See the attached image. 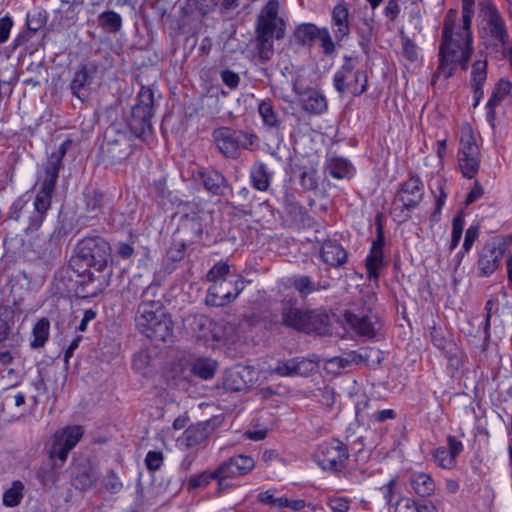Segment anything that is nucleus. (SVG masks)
Returning <instances> with one entry per match:
<instances>
[{
    "instance_id": "1",
    "label": "nucleus",
    "mask_w": 512,
    "mask_h": 512,
    "mask_svg": "<svg viewBox=\"0 0 512 512\" xmlns=\"http://www.w3.org/2000/svg\"><path fill=\"white\" fill-rule=\"evenodd\" d=\"M455 15L456 12L454 10H449L443 23L438 54L439 65L431 79L433 85L440 77L444 79L452 77L458 66H460L463 71H466L474 51L472 42L469 41L467 36L466 40H464V38L454 35Z\"/></svg>"
},
{
    "instance_id": "2",
    "label": "nucleus",
    "mask_w": 512,
    "mask_h": 512,
    "mask_svg": "<svg viewBox=\"0 0 512 512\" xmlns=\"http://www.w3.org/2000/svg\"><path fill=\"white\" fill-rule=\"evenodd\" d=\"M279 314V323L286 328L306 334L329 333V315L322 311L298 307V300L295 297L287 295L280 301Z\"/></svg>"
},
{
    "instance_id": "3",
    "label": "nucleus",
    "mask_w": 512,
    "mask_h": 512,
    "mask_svg": "<svg viewBox=\"0 0 512 512\" xmlns=\"http://www.w3.org/2000/svg\"><path fill=\"white\" fill-rule=\"evenodd\" d=\"M135 321L138 331L151 341L167 342L173 337L172 319L160 301L143 299Z\"/></svg>"
},
{
    "instance_id": "4",
    "label": "nucleus",
    "mask_w": 512,
    "mask_h": 512,
    "mask_svg": "<svg viewBox=\"0 0 512 512\" xmlns=\"http://www.w3.org/2000/svg\"><path fill=\"white\" fill-rule=\"evenodd\" d=\"M95 251L96 238H84L78 242L76 255L70 260L71 267L82 279L77 287V295L82 298L96 296V289H87L94 282V273L91 269L95 266Z\"/></svg>"
},
{
    "instance_id": "5",
    "label": "nucleus",
    "mask_w": 512,
    "mask_h": 512,
    "mask_svg": "<svg viewBox=\"0 0 512 512\" xmlns=\"http://www.w3.org/2000/svg\"><path fill=\"white\" fill-rule=\"evenodd\" d=\"M135 137L130 121L111 123L104 131L100 155L112 163L125 159L130 153V141Z\"/></svg>"
},
{
    "instance_id": "6",
    "label": "nucleus",
    "mask_w": 512,
    "mask_h": 512,
    "mask_svg": "<svg viewBox=\"0 0 512 512\" xmlns=\"http://www.w3.org/2000/svg\"><path fill=\"white\" fill-rule=\"evenodd\" d=\"M50 206L41 199L30 202L20 197L10 207L9 218L18 221L26 233H32L41 227Z\"/></svg>"
},
{
    "instance_id": "7",
    "label": "nucleus",
    "mask_w": 512,
    "mask_h": 512,
    "mask_svg": "<svg viewBox=\"0 0 512 512\" xmlns=\"http://www.w3.org/2000/svg\"><path fill=\"white\" fill-rule=\"evenodd\" d=\"M356 62V59L345 55L343 65L333 76V86L340 95L350 93L357 97L367 90V74L364 70L355 69Z\"/></svg>"
},
{
    "instance_id": "8",
    "label": "nucleus",
    "mask_w": 512,
    "mask_h": 512,
    "mask_svg": "<svg viewBox=\"0 0 512 512\" xmlns=\"http://www.w3.org/2000/svg\"><path fill=\"white\" fill-rule=\"evenodd\" d=\"M287 29L286 14L281 11L278 0H269L260 10L255 33H260L276 40L284 39Z\"/></svg>"
},
{
    "instance_id": "9",
    "label": "nucleus",
    "mask_w": 512,
    "mask_h": 512,
    "mask_svg": "<svg viewBox=\"0 0 512 512\" xmlns=\"http://www.w3.org/2000/svg\"><path fill=\"white\" fill-rule=\"evenodd\" d=\"M154 92L150 87L142 86L132 107L130 126L135 136H142L151 129L154 116Z\"/></svg>"
},
{
    "instance_id": "10",
    "label": "nucleus",
    "mask_w": 512,
    "mask_h": 512,
    "mask_svg": "<svg viewBox=\"0 0 512 512\" xmlns=\"http://www.w3.org/2000/svg\"><path fill=\"white\" fill-rule=\"evenodd\" d=\"M245 288V281L240 275L233 279L217 281L207 290L205 304L209 307H224L234 302Z\"/></svg>"
},
{
    "instance_id": "11",
    "label": "nucleus",
    "mask_w": 512,
    "mask_h": 512,
    "mask_svg": "<svg viewBox=\"0 0 512 512\" xmlns=\"http://www.w3.org/2000/svg\"><path fill=\"white\" fill-rule=\"evenodd\" d=\"M349 457L346 445L337 440L323 442L320 444L314 454L315 462L323 469L328 471H341Z\"/></svg>"
},
{
    "instance_id": "12",
    "label": "nucleus",
    "mask_w": 512,
    "mask_h": 512,
    "mask_svg": "<svg viewBox=\"0 0 512 512\" xmlns=\"http://www.w3.org/2000/svg\"><path fill=\"white\" fill-rule=\"evenodd\" d=\"M481 154L471 130L463 131L459 141L458 165L462 175L472 179L479 171Z\"/></svg>"
},
{
    "instance_id": "13",
    "label": "nucleus",
    "mask_w": 512,
    "mask_h": 512,
    "mask_svg": "<svg viewBox=\"0 0 512 512\" xmlns=\"http://www.w3.org/2000/svg\"><path fill=\"white\" fill-rule=\"evenodd\" d=\"M82 436L83 429L78 425L67 426L56 431L49 450L50 460L57 459L61 466L66 461L69 451L76 446Z\"/></svg>"
},
{
    "instance_id": "14",
    "label": "nucleus",
    "mask_w": 512,
    "mask_h": 512,
    "mask_svg": "<svg viewBox=\"0 0 512 512\" xmlns=\"http://www.w3.org/2000/svg\"><path fill=\"white\" fill-rule=\"evenodd\" d=\"M346 323L359 335L372 339L376 336L377 331L380 329L379 319L373 313H359L353 311H346L344 313Z\"/></svg>"
},
{
    "instance_id": "15",
    "label": "nucleus",
    "mask_w": 512,
    "mask_h": 512,
    "mask_svg": "<svg viewBox=\"0 0 512 512\" xmlns=\"http://www.w3.org/2000/svg\"><path fill=\"white\" fill-rule=\"evenodd\" d=\"M503 255L504 249L500 245L495 242L485 244L478 253L477 275L479 277L492 275L498 269Z\"/></svg>"
},
{
    "instance_id": "16",
    "label": "nucleus",
    "mask_w": 512,
    "mask_h": 512,
    "mask_svg": "<svg viewBox=\"0 0 512 512\" xmlns=\"http://www.w3.org/2000/svg\"><path fill=\"white\" fill-rule=\"evenodd\" d=\"M195 180L212 196H223L229 187L225 176L213 168L202 167L193 173Z\"/></svg>"
},
{
    "instance_id": "17",
    "label": "nucleus",
    "mask_w": 512,
    "mask_h": 512,
    "mask_svg": "<svg viewBox=\"0 0 512 512\" xmlns=\"http://www.w3.org/2000/svg\"><path fill=\"white\" fill-rule=\"evenodd\" d=\"M214 430L215 424L212 420L199 422L189 426L179 438L178 443L188 449L205 446Z\"/></svg>"
},
{
    "instance_id": "18",
    "label": "nucleus",
    "mask_w": 512,
    "mask_h": 512,
    "mask_svg": "<svg viewBox=\"0 0 512 512\" xmlns=\"http://www.w3.org/2000/svg\"><path fill=\"white\" fill-rule=\"evenodd\" d=\"M14 324V309L0 306V348L14 349L19 346V333L13 332Z\"/></svg>"
},
{
    "instance_id": "19",
    "label": "nucleus",
    "mask_w": 512,
    "mask_h": 512,
    "mask_svg": "<svg viewBox=\"0 0 512 512\" xmlns=\"http://www.w3.org/2000/svg\"><path fill=\"white\" fill-rule=\"evenodd\" d=\"M480 6L487 17L491 36L498 40L502 45H505L509 36L504 19L502 18L499 10L491 0H482L480 2Z\"/></svg>"
},
{
    "instance_id": "20",
    "label": "nucleus",
    "mask_w": 512,
    "mask_h": 512,
    "mask_svg": "<svg viewBox=\"0 0 512 512\" xmlns=\"http://www.w3.org/2000/svg\"><path fill=\"white\" fill-rule=\"evenodd\" d=\"M423 195V182L418 176H411L402 184L397 197L406 209H412L419 205Z\"/></svg>"
},
{
    "instance_id": "21",
    "label": "nucleus",
    "mask_w": 512,
    "mask_h": 512,
    "mask_svg": "<svg viewBox=\"0 0 512 512\" xmlns=\"http://www.w3.org/2000/svg\"><path fill=\"white\" fill-rule=\"evenodd\" d=\"M189 329L199 338L206 341H220L219 327L214 321L204 315H192L186 318Z\"/></svg>"
},
{
    "instance_id": "22",
    "label": "nucleus",
    "mask_w": 512,
    "mask_h": 512,
    "mask_svg": "<svg viewBox=\"0 0 512 512\" xmlns=\"http://www.w3.org/2000/svg\"><path fill=\"white\" fill-rule=\"evenodd\" d=\"M60 169L55 167L54 164H45L43 173L38 178L40 189L35 198L45 201L51 205L52 196L59 178Z\"/></svg>"
},
{
    "instance_id": "23",
    "label": "nucleus",
    "mask_w": 512,
    "mask_h": 512,
    "mask_svg": "<svg viewBox=\"0 0 512 512\" xmlns=\"http://www.w3.org/2000/svg\"><path fill=\"white\" fill-rule=\"evenodd\" d=\"M93 82V75L90 73L87 65H81L75 72L73 80L70 84L72 94L82 102L90 99L92 94L91 84Z\"/></svg>"
},
{
    "instance_id": "24",
    "label": "nucleus",
    "mask_w": 512,
    "mask_h": 512,
    "mask_svg": "<svg viewBox=\"0 0 512 512\" xmlns=\"http://www.w3.org/2000/svg\"><path fill=\"white\" fill-rule=\"evenodd\" d=\"M3 246L5 257L11 261L30 260V243L26 242L22 235H7L4 238Z\"/></svg>"
},
{
    "instance_id": "25",
    "label": "nucleus",
    "mask_w": 512,
    "mask_h": 512,
    "mask_svg": "<svg viewBox=\"0 0 512 512\" xmlns=\"http://www.w3.org/2000/svg\"><path fill=\"white\" fill-rule=\"evenodd\" d=\"M251 372L247 367L237 366L226 370L223 379V387L227 391L240 392L249 387Z\"/></svg>"
},
{
    "instance_id": "26",
    "label": "nucleus",
    "mask_w": 512,
    "mask_h": 512,
    "mask_svg": "<svg viewBox=\"0 0 512 512\" xmlns=\"http://www.w3.org/2000/svg\"><path fill=\"white\" fill-rule=\"evenodd\" d=\"M213 137L219 151L228 158H236L239 154L237 138L233 129L221 127L213 132Z\"/></svg>"
},
{
    "instance_id": "27",
    "label": "nucleus",
    "mask_w": 512,
    "mask_h": 512,
    "mask_svg": "<svg viewBox=\"0 0 512 512\" xmlns=\"http://www.w3.org/2000/svg\"><path fill=\"white\" fill-rule=\"evenodd\" d=\"M331 23L334 36L338 42L349 36V10L345 2L338 3L334 6L331 14Z\"/></svg>"
},
{
    "instance_id": "28",
    "label": "nucleus",
    "mask_w": 512,
    "mask_h": 512,
    "mask_svg": "<svg viewBox=\"0 0 512 512\" xmlns=\"http://www.w3.org/2000/svg\"><path fill=\"white\" fill-rule=\"evenodd\" d=\"M353 164L342 156L333 155L327 158L325 173L337 180H350L354 175Z\"/></svg>"
},
{
    "instance_id": "29",
    "label": "nucleus",
    "mask_w": 512,
    "mask_h": 512,
    "mask_svg": "<svg viewBox=\"0 0 512 512\" xmlns=\"http://www.w3.org/2000/svg\"><path fill=\"white\" fill-rule=\"evenodd\" d=\"M320 257L327 265L338 268L347 262L348 254L339 243L327 240L322 244Z\"/></svg>"
},
{
    "instance_id": "30",
    "label": "nucleus",
    "mask_w": 512,
    "mask_h": 512,
    "mask_svg": "<svg viewBox=\"0 0 512 512\" xmlns=\"http://www.w3.org/2000/svg\"><path fill=\"white\" fill-rule=\"evenodd\" d=\"M179 232H181L189 243H196L202 239L203 224L198 214L185 215L180 222Z\"/></svg>"
},
{
    "instance_id": "31",
    "label": "nucleus",
    "mask_w": 512,
    "mask_h": 512,
    "mask_svg": "<svg viewBox=\"0 0 512 512\" xmlns=\"http://www.w3.org/2000/svg\"><path fill=\"white\" fill-rule=\"evenodd\" d=\"M60 7L54 11L55 18L53 20V25H57L58 27L69 26L72 21L76 18L78 14V6L82 3L83 0H60Z\"/></svg>"
},
{
    "instance_id": "32",
    "label": "nucleus",
    "mask_w": 512,
    "mask_h": 512,
    "mask_svg": "<svg viewBox=\"0 0 512 512\" xmlns=\"http://www.w3.org/2000/svg\"><path fill=\"white\" fill-rule=\"evenodd\" d=\"M300 102L302 108L310 114L320 115L327 110L325 96L315 89L306 91L302 95Z\"/></svg>"
},
{
    "instance_id": "33",
    "label": "nucleus",
    "mask_w": 512,
    "mask_h": 512,
    "mask_svg": "<svg viewBox=\"0 0 512 512\" xmlns=\"http://www.w3.org/2000/svg\"><path fill=\"white\" fill-rule=\"evenodd\" d=\"M487 78V61L477 60L472 65L471 81L474 92V106H477L484 96L483 84Z\"/></svg>"
},
{
    "instance_id": "34",
    "label": "nucleus",
    "mask_w": 512,
    "mask_h": 512,
    "mask_svg": "<svg viewBox=\"0 0 512 512\" xmlns=\"http://www.w3.org/2000/svg\"><path fill=\"white\" fill-rule=\"evenodd\" d=\"M320 31L321 28L314 23H301L296 26L293 39L300 46L311 47L320 36Z\"/></svg>"
},
{
    "instance_id": "35",
    "label": "nucleus",
    "mask_w": 512,
    "mask_h": 512,
    "mask_svg": "<svg viewBox=\"0 0 512 512\" xmlns=\"http://www.w3.org/2000/svg\"><path fill=\"white\" fill-rule=\"evenodd\" d=\"M409 481L413 491L421 497H428L435 491V482L427 473L415 472Z\"/></svg>"
},
{
    "instance_id": "36",
    "label": "nucleus",
    "mask_w": 512,
    "mask_h": 512,
    "mask_svg": "<svg viewBox=\"0 0 512 512\" xmlns=\"http://www.w3.org/2000/svg\"><path fill=\"white\" fill-rule=\"evenodd\" d=\"M271 177L272 174L262 162L255 163L250 169L251 184L256 190L267 191L270 186Z\"/></svg>"
},
{
    "instance_id": "37",
    "label": "nucleus",
    "mask_w": 512,
    "mask_h": 512,
    "mask_svg": "<svg viewBox=\"0 0 512 512\" xmlns=\"http://www.w3.org/2000/svg\"><path fill=\"white\" fill-rule=\"evenodd\" d=\"M50 321L46 317L40 318L33 326L32 340L30 347L32 349H39L44 347L49 339Z\"/></svg>"
},
{
    "instance_id": "38",
    "label": "nucleus",
    "mask_w": 512,
    "mask_h": 512,
    "mask_svg": "<svg viewBox=\"0 0 512 512\" xmlns=\"http://www.w3.org/2000/svg\"><path fill=\"white\" fill-rule=\"evenodd\" d=\"M274 40L271 37L255 33V50L261 63L269 61L274 55Z\"/></svg>"
},
{
    "instance_id": "39",
    "label": "nucleus",
    "mask_w": 512,
    "mask_h": 512,
    "mask_svg": "<svg viewBox=\"0 0 512 512\" xmlns=\"http://www.w3.org/2000/svg\"><path fill=\"white\" fill-rule=\"evenodd\" d=\"M258 112L263 124L268 128L279 129L281 120L270 100H262L258 104Z\"/></svg>"
},
{
    "instance_id": "40",
    "label": "nucleus",
    "mask_w": 512,
    "mask_h": 512,
    "mask_svg": "<svg viewBox=\"0 0 512 512\" xmlns=\"http://www.w3.org/2000/svg\"><path fill=\"white\" fill-rule=\"evenodd\" d=\"M291 285L302 299H306L310 294L320 291V284L314 282L308 275L294 276L291 280Z\"/></svg>"
},
{
    "instance_id": "41",
    "label": "nucleus",
    "mask_w": 512,
    "mask_h": 512,
    "mask_svg": "<svg viewBox=\"0 0 512 512\" xmlns=\"http://www.w3.org/2000/svg\"><path fill=\"white\" fill-rule=\"evenodd\" d=\"M217 366V362L211 358H198L193 362L191 372L201 379L208 380L215 375Z\"/></svg>"
},
{
    "instance_id": "42",
    "label": "nucleus",
    "mask_w": 512,
    "mask_h": 512,
    "mask_svg": "<svg viewBox=\"0 0 512 512\" xmlns=\"http://www.w3.org/2000/svg\"><path fill=\"white\" fill-rule=\"evenodd\" d=\"M385 265L384 253L381 250L370 249L366 258V271L369 280H377L379 278V270Z\"/></svg>"
},
{
    "instance_id": "43",
    "label": "nucleus",
    "mask_w": 512,
    "mask_h": 512,
    "mask_svg": "<svg viewBox=\"0 0 512 512\" xmlns=\"http://www.w3.org/2000/svg\"><path fill=\"white\" fill-rule=\"evenodd\" d=\"M96 481V474L92 466H81L75 472L73 485L80 490L90 488Z\"/></svg>"
},
{
    "instance_id": "44",
    "label": "nucleus",
    "mask_w": 512,
    "mask_h": 512,
    "mask_svg": "<svg viewBox=\"0 0 512 512\" xmlns=\"http://www.w3.org/2000/svg\"><path fill=\"white\" fill-rule=\"evenodd\" d=\"M444 355L448 361V369L451 370L453 375L464 367L466 356L455 344L450 343Z\"/></svg>"
},
{
    "instance_id": "45",
    "label": "nucleus",
    "mask_w": 512,
    "mask_h": 512,
    "mask_svg": "<svg viewBox=\"0 0 512 512\" xmlns=\"http://www.w3.org/2000/svg\"><path fill=\"white\" fill-rule=\"evenodd\" d=\"M181 487V484L177 481L173 482L172 479H167L153 485L152 496L168 499L176 496L180 492Z\"/></svg>"
},
{
    "instance_id": "46",
    "label": "nucleus",
    "mask_w": 512,
    "mask_h": 512,
    "mask_svg": "<svg viewBox=\"0 0 512 512\" xmlns=\"http://www.w3.org/2000/svg\"><path fill=\"white\" fill-rule=\"evenodd\" d=\"M24 484L20 480L12 482V486L3 493L2 502L6 507H14L23 499Z\"/></svg>"
},
{
    "instance_id": "47",
    "label": "nucleus",
    "mask_w": 512,
    "mask_h": 512,
    "mask_svg": "<svg viewBox=\"0 0 512 512\" xmlns=\"http://www.w3.org/2000/svg\"><path fill=\"white\" fill-rule=\"evenodd\" d=\"M47 24V12L43 9H36L32 13H27L26 27L31 35L45 28Z\"/></svg>"
},
{
    "instance_id": "48",
    "label": "nucleus",
    "mask_w": 512,
    "mask_h": 512,
    "mask_svg": "<svg viewBox=\"0 0 512 512\" xmlns=\"http://www.w3.org/2000/svg\"><path fill=\"white\" fill-rule=\"evenodd\" d=\"M212 480L219 482L216 469L213 472L204 471L202 473L192 475L188 479V490L192 491L198 488H205Z\"/></svg>"
},
{
    "instance_id": "49",
    "label": "nucleus",
    "mask_w": 512,
    "mask_h": 512,
    "mask_svg": "<svg viewBox=\"0 0 512 512\" xmlns=\"http://www.w3.org/2000/svg\"><path fill=\"white\" fill-rule=\"evenodd\" d=\"M485 311H486V314H485V319H484V323H483L484 324V326H483L484 341L482 344V351H486L488 349L489 339H490V326H491L490 319L494 313L499 312L498 303L493 299H489L485 304Z\"/></svg>"
},
{
    "instance_id": "50",
    "label": "nucleus",
    "mask_w": 512,
    "mask_h": 512,
    "mask_svg": "<svg viewBox=\"0 0 512 512\" xmlns=\"http://www.w3.org/2000/svg\"><path fill=\"white\" fill-rule=\"evenodd\" d=\"M230 274V266L225 262H217L213 265V267L207 272L206 280L215 284L217 281H225L229 279H233V275Z\"/></svg>"
},
{
    "instance_id": "51",
    "label": "nucleus",
    "mask_w": 512,
    "mask_h": 512,
    "mask_svg": "<svg viewBox=\"0 0 512 512\" xmlns=\"http://www.w3.org/2000/svg\"><path fill=\"white\" fill-rule=\"evenodd\" d=\"M101 486L109 494L115 495L119 494L123 488L124 484L120 477L112 470L108 471L101 479Z\"/></svg>"
},
{
    "instance_id": "52",
    "label": "nucleus",
    "mask_w": 512,
    "mask_h": 512,
    "mask_svg": "<svg viewBox=\"0 0 512 512\" xmlns=\"http://www.w3.org/2000/svg\"><path fill=\"white\" fill-rule=\"evenodd\" d=\"M100 25L109 33H116L122 26L121 16L114 11L103 12L99 16Z\"/></svg>"
},
{
    "instance_id": "53",
    "label": "nucleus",
    "mask_w": 512,
    "mask_h": 512,
    "mask_svg": "<svg viewBox=\"0 0 512 512\" xmlns=\"http://www.w3.org/2000/svg\"><path fill=\"white\" fill-rule=\"evenodd\" d=\"M432 457L437 466L443 469H453L457 463L456 458L449 453L445 446L434 449Z\"/></svg>"
},
{
    "instance_id": "54",
    "label": "nucleus",
    "mask_w": 512,
    "mask_h": 512,
    "mask_svg": "<svg viewBox=\"0 0 512 512\" xmlns=\"http://www.w3.org/2000/svg\"><path fill=\"white\" fill-rule=\"evenodd\" d=\"M300 185L305 191H315L318 188L317 171L313 167H304L299 176Z\"/></svg>"
},
{
    "instance_id": "55",
    "label": "nucleus",
    "mask_w": 512,
    "mask_h": 512,
    "mask_svg": "<svg viewBox=\"0 0 512 512\" xmlns=\"http://www.w3.org/2000/svg\"><path fill=\"white\" fill-rule=\"evenodd\" d=\"M216 471L219 477V484H222L226 479L242 476L236 464L234 463L232 457L222 462L216 468Z\"/></svg>"
},
{
    "instance_id": "56",
    "label": "nucleus",
    "mask_w": 512,
    "mask_h": 512,
    "mask_svg": "<svg viewBox=\"0 0 512 512\" xmlns=\"http://www.w3.org/2000/svg\"><path fill=\"white\" fill-rule=\"evenodd\" d=\"M512 96V83L505 79H500L496 84L492 95L490 96L491 104L498 103L505 98V96Z\"/></svg>"
},
{
    "instance_id": "57",
    "label": "nucleus",
    "mask_w": 512,
    "mask_h": 512,
    "mask_svg": "<svg viewBox=\"0 0 512 512\" xmlns=\"http://www.w3.org/2000/svg\"><path fill=\"white\" fill-rule=\"evenodd\" d=\"M53 463L47 466H41L37 471V479L44 485H53L56 481L54 468L58 466L57 459L51 460Z\"/></svg>"
},
{
    "instance_id": "58",
    "label": "nucleus",
    "mask_w": 512,
    "mask_h": 512,
    "mask_svg": "<svg viewBox=\"0 0 512 512\" xmlns=\"http://www.w3.org/2000/svg\"><path fill=\"white\" fill-rule=\"evenodd\" d=\"M402 54L409 62H415L418 59L417 45L403 32L401 33Z\"/></svg>"
},
{
    "instance_id": "59",
    "label": "nucleus",
    "mask_w": 512,
    "mask_h": 512,
    "mask_svg": "<svg viewBox=\"0 0 512 512\" xmlns=\"http://www.w3.org/2000/svg\"><path fill=\"white\" fill-rule=\"evenodd\" d=\"M474 11H469L465 9L462 11V26L458 31L454 33L456 37H461L466 40V36L469 38V41L472 42V33H471V22Z\"/></svg>"
},
{
    "instance_id": "60",
    "label": "nucleus",
    "mask_w": 512,
    "mask_h": 512,
    "mask_svg": "<svg viewBox=\"0 0 512 512\" xmlns=\"http://www.w3.org/2000/svg\"><path fill=\"white\" fill-rule=\"evenodd\" d=\"M294 360L296 376H308L316 369L315 362L310 359L295 357Z\"/></svg>"
},
{
    "instance_id": "61",
    "label": "nucleus",
    "mask_w": 512,
    "mask_h": 512,
    "mask_svg": "<svg viewBox=\"0 0 512 512\" xmlns=\"http://www.w3.org/2000/svg\"><path fill=\"white\" fill-rule=\"evenodd\" d=\"M273 373L282 377L296 376L294 358L278 361L273 369Z\"/></svg>"
},
{
    "instance_id": "62",
    "label": "nucleus",
    "mask_w": 512,
    "mask_h": 512,
    "mask_svg": "<svg viewBox=\"0 0 512 512\" xmlns=\"http://www.w3.org/2000/svg\"><path fill=\"white\" fill-rule=\"evenodd\" d=\"M238 148L249 149L252 147L258 140L257 136L251 132L242 131V130H234Z\"/></svg>"
},
{
    "instance_id": "63",
    "label": "nucleus",
    "mask_w": 512,
    "mask_h": 512,
    "mask_svg": "<svg viewBox=\"0 0 512 512\" xmlns=\"http://www.w3.org/2000/svg\"><path fill=\"white\" fill-rule=\"evenodd\" d=\"M317 39L320 41L321 48L326 56H330L335 52V44L328 28H321L320 36Z\"/></svg>"
},
{
    "instance_id": "64",
    "label": "nucleus",
    "mask_w": 512,
    "mask_h": 512,
    "mask_svg": "<svg viewBox=\"0 0 512 512\" xmlns=\"http://www.w3.org/2000/svg\"><path fill=\"white\" fill-rule=\"evenodd\" d=\"M164 456L161 451H148L145 457V465L150 471H157L163 465Z\"/></svg>"
}]
</instances>
